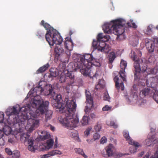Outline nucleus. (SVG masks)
<instances>
[{
	"mask_svg": "<svg viewBox=\"0 0 158 158\" xmlns=\"http://www.w3.org/2000/svg\"><path fill=\"white\" fill-rule=\"evenodd\" d=\"M49 103L47 101L44 102L43 99L37 100L35 99L31 106L27 104L25 106L19 108V110L15 107L13 106L12 108L8 109L6 113L9 116L19 114V118L22 122L27 120L25 128L29 132H31L39 125V120H35V118L40 114L44 113V111L47 108Z\"/></svg>",
	"mask_w": 158,
	"mask_h": 158,
	"instance_id": "f257e3e1",
	"label": "nucleus"
},
{
	"mask_svg": "<svg viewBox=\"0 0 158 158\" xmlns=\"http://www.w3.org/2000/svg\"><path fill=\"white\" fill-rule=\"evenodd\" d=\"M53 106L59 109L60 111H63L62 112V118L60 121L64 126L72 129L77 126L79 120L77 115L75 118L74 117L76 104L74 100L68 101L65 107L61 102H55Z\"/></svg>",
	"mask_w": 158,
	"mask_h": 158,
	"instance_id": "f03ea898",
	"label": "nucleus"
},
{
	"mask_svg": "<svg viewBox=\"0 0 158 158\" xmlns=\"http://www.w3.org/2000/svg\"><path fill=\"white\" fill-rule=\"evenodd\" d=\"M41 24L47 30H48L45 36L46 40L49 44H52L54 43L57 44L61 42L62 40L60 33L48 23H45L44 20L41 21Z\"/></svg>",
	"mask_w": 158,
	"mask_h": 158,
	"instance_id": "7ed1b4c3",
	"label": "nucleus"
},
{
	"mask_svg": "<svg viewBox=\"0 0 158 158\" xmlns=\"http://www.w3.org/2000/svg\"><path fill=\"white\" fill-rule=\"evenodd\" d=\"M110 38L109 35H104L102 33H100L97 36V40H93L92 46L95 49L107 53L110 50L111 48L106 44L105 42L109 40Z\"/></svg>",
	"mask_w": 158,
	"mask_h": 158,
	"instance_id": "20e7f679",
	"label": "nucleus"
},
{
	"mask_svg": "<svg viewBox=\"0 0 158 158\" xmlns=\"http://www.w3.org/2000/svg\"><path fill=\"white\" fill-rule=\"evenodd\" d=\"M73 58L74 60H79L81 63L83 68L88 67L90 68L92 65L99 66L100 64L98 62H94V59L92 55L90 54H86L85 55L79 54H74Z\"/></svg>",
	"mask_w": 158,
	"mask_h": 158,
	"instance_id": "39448f33",
	"label": "nucleus"
},
{
	"mask_svg": "<svg viewBox=\"0 0 158 158\" xmlns=\"http://www.w3.org/2000/svg\"><path fill=\"white\" fill-rule=\"evenodd\" d=\"M114 25L112 32L115 35H117V39L123 40L125 38L124 35L125 25L124 21L121 19H116L114 20Z\"/></svg>",
	"mask_w": 158,
	"mask_h": 158,
	"instance_id": "423d86ee",
	"label": "nucleus"
},
{
	"mask_svg": "<svg viewBox=\"0 0 158 158\" xmlns=\"http://www.w3.org/2000/svg\"><path fill=\"white\" fill-rule=\"evenodd\" d=\"M130 56L132 60L135 61L134 67L135 69L134 72V76L135 79L139 77L138 76L140 72H145L147 68V66L146 64L141 63L139 64L138 59L137 56L134 51L131 50L130 54Z\"/></svg>",
	"mask_w": 158,
	"mask_h": 158,
	"instance_id": "0eeeda50",
	"label": "nucleus"
},
{
	"mask_svg": "<svg viewBox=\"0 0 158 158\" xmlns=\"http://www.w3.org/2000/svg\"><path fill=\"white\" fill-rule=\"evenodd\" d=\"M95 66V68L93 67V65L90 68L85 66L83 69H81V72L84 76H88L92 78L94 77L97 78V77L99 76L100 71L99 69H98L96 66Z\"/></svg>",
	"mask_w": 158,
	"mask_h": 158,
	"instance_id": "6e6552de",
	"label": "nucleus"
},
{
	"mask_svg": "<svg viewBox=\"0 0 158 158\" xmlns=\"http://www.w3.org/2000/svg\"><path fill=\"white\" fill-rule=\"evenodd\" d=\"M146 48L149 53L153 52L155 49L158 47V38L150 40L145 44Z\"/></svg>",
	"mask_w": 158,
	"mask_h": 158,
	"instance_id": "1a4fd4ad",
	"label": "nucleus"
},
{
	"mask_svg": "<svg viewBox=\"0 0 158 158\" xmlns=\"http://www.w3.org/2000/svg\"><path fill=\"white\" fill-rule=\"evenodd\" d=\"M123 135L124 137L128 141V143L132 145L135 147V149L133 150H130L131 153H134L137 151V149L138 148L141 147V145L139 143L134 141L132 139L130 138L129 133L128 131H124Z\"/></svg>",
	"mask_w": 158,
	"mask_h": 158,
	"instance_id": "9d476101",
	"label": "nucleus"
},
{
	"mask_svg": "<svg viewBox=\"0 0 158 158\" xmlns=\"http://www.w3.org/2000/svg\"><path fill=\"white\" fill-rule=\"evenodd\" d=\"M73 59L74 60V62L70 63L68 64V70L73 72V71H76L79 70L81 72V69H83V68L81 63L79 60H74L73 58Z\"/></svg>",
	"mask_w": 158,
	"mask_h": 158,
	"instance_id": "9b49d317",
	"label": "nucleus"
},
{
	"mask_svg": "<svg viewBox=\"0 0 158 158\" xmlns=\"http://www.w3.org/2000/svg\"><path fill=\"white\" fill-rule=\"evenodd\" d=\"M61 38L62 39V40L61 42L57 43L56 42L53 43L52 44H49L50 45L53 46L54 44H55L56 46L54 48V52L55 54V61L59 59V57L61 54L64 52V49L60 46V44L62 42L63 39L62 37L61 36Z\"/></svg>",
	"mask_w": 158,
	"mask_h": 158,
	"instance_id": "f8f14e48",
	"label": "nucleus"
},
{
	"mask_svg": "<svg viewBox=\"0 0 158 158\" xmlns=\"http://www.w3.org/2000/svg\"><path fill=\"white\" fill-rule=\"evenodd\" d=\"M63 73L65 75L67 84L68 85L73 84L75 82L74 73L68 69L64 70Z\"/></svg>",
	"mask_w": 158,
	"mask_h": 158,
	"instance_id": "ddd939ff",
	"label": "nucleus"
},
{
	"mask_svg": "<svg viewBox=\"0 0 158 158\" xmlns=\"http://www.w3.org/2000/svg\"><path fill=\"white\" fill-rule=\"evenodd\" d=\"M30 137V135L27 134H24L21 136V139L23 140L24 142H27L28 150L31 152H34L35 149L33 146V142L32 139H29Z\"/></svg>",
	"mask_w": 158,
	"mask_h": 158,
	"instance_id": "4468645a",
	"label": "nucleus"
},
{
	"mask_svg": "<svg viewBox=\"0 0 158 158\" xmlns=\"http://www.w3.org/2000/svg\"><path fill=\"white\" fill-rule=\"evenodd\" d=\"M154 89L151 87L145 88L142 89L140 92V97L141 98H143L146 96H152L154 93Z\"/></svg>",
	"mask_w": 158,
	"mask_h": 158,
	"instance_id": "2eb2a0df",
	"label": "nucleus"
},
{
	"mask_svg": "<svg viewBox=\"0 0 158 158\" xmlns=\"http://www.w3.org/2000/svg\"><path fill=\"white\" fill-rule=\"evenodd\" d=\"M114 20L112 21L110 23H105L102 27L105 33L109 34L113 32L114 25Z\"/></svg>",
	"mask_w": 158,
	"mask_h": 158,
	"instance_id": "dca6fc26",
	"label": "nucleus"
},
{
	"mask_svg": "<svg viewBox=\"0 0 158 158\" xmlns=\"http://www.w3.org/2000/svg\"><path fill=\"white\" fill-rule=\"evenodd\" d=\"M157 81L156 78L151 77L146 81V85L148 87L154 89L156 87Z\"/></svg>",
	"mask_w": 158,
	"mask_h": 158,
	"instance_id": "f3484780",
	"label": "nucleus"
},
{
	"mask_svg": "<svg viewBox=\"0 0 158 158\" xmlns=\"http://www.w3.org/2000/svg\"><path fill=\"white\" fill-rule=\"evenodd\" d=\"M44 91L45 95H50L52 97L53 95L55 94V92L54 91V88L50 84L45 85Z\"/></svg>",
	"mask_w": 158,
	"mask_h": 158,
	"instance_id": "a211bd4d",
	"label": "nucleus"
},
{
	"mask_svg": "<svg viewBox=\"0 0 158 158\" xmlns=\"http://www.w3.org/2000/svg\"><path fill=\"white\" fill-rule=\"evenodd\" d=\"M105 150L106 152V154L104 153V152L102 153V155L104 157L112 156L113 154V151L114 147L112 144H109V145L106 148Z\"/></svg>",
	"mask_w": 158,
	"mask_h": 158,
	"instance_id": "6ab92c4d",
	"label": "nucleus"
},
{
	"mask_svg": "<svg viewBox=\"0 0 158 158\" xmlns=\"http://www.w3.org/2000/svg\"><path fill=\"white\" fill-rule=\"evenodd\" d=\"M45 83L44 82L40 81L39 82V86L35 87L33 89L34 93H35L37 96H39L41 94L44 90L42 87V83Z\"/></svg>",
	"mask_w": 158,
	"mask_h": 158,
	"instance_id": "aec40b11",
	"label": "nucleus"
},
{
	"mask_svg": "<svg viewBox=\"0 0 158 158\" xmlns=\"http://www.w3.org/2000/svg\"><path fill=\"white\" fill-rule=\"evenodd\" d=\"M114 80L115 83L116 87L118 89L120 88L119 84H120L121 90H124V85L123 83L121 80H119V77L118 76H116L114 78Z\"/></svg>",
	"mask_w": 158,
	"mask_h": 158,
	"instance_id": "412c9836",
	"label": "nucleus"
},
{
	"mask_svg": "<svg viewBox=\"0 0 158 158\" xmlns=\"http://www.w3.org/2000/svg\"><path fill=\"white\" fill-rule=\"evenodd\" d=\"M50 73H48L47 76L49 78L56 77L58 75V72L56 69L51 68L50 69Z\"/></svg>",
	"mask_w": 158,
	"mask_h": 158,
	"instance_id": "4be33fe9",
	"label": "nucleus"
},
{
	"mask_svg": "<svg viewBox=\"0 0 158 158\" xmlns=\"http://www.w3.org/2000/svg\"><path fill=\"white\" fill-rule=\"evenodd\" d=\"M54 143V141L52 139L48 140L47 141V145L46 146L44 145H42L41 146V148L43 150H48L52 148L53 146Z\"/></svg>",
	"mask_w": 158,
	"mask_h": 158,
	"instance_id": "5701e85b",
	"label": "nucleus"
},
{
	"mask_svg": "<svg viewBox=\"0 0 158 158\" xmlns=\"http://www.w3.org/2000/svg\"><path fill=\"white\" fill-rule=\"evenodd\" d=\"M50 65L48 63L40 67L36 71V73H42L46 71L49 67Z\"/></svg>",
	"mask_w": 158,
	"mask_h": 158,
	"instance_id": "b1692460",
	"label": "nucleus"
},
{
	"mask_svg": "<svg viewBox=\"0 0 158 158\" xmlns=\"http://www.w3.org/2000/svg\"><path fill=\"white\" fill-rule=\"evenodd\" d=\"M86 97L87 102L91 105V106H93V100L91 96V94L89 91H86Z\"/></svg>",
	"mask_w": 158,
	"mask_h": 158,
	"instance_id": "393cba45",
	"label": "nucleus"
},
{
	"mask_svg": "<svg viewBox=\"0 0 158 158\" xmlns=\"http://www.w3.org/2000/svg\"><path fill=\"white\" fill-rule=\"evenodd\" d=\"M61 153V152L60 151L57 150H53L49 152L48 154L44 155V157L46 158L56 154H60Z\"/></svg>",
	"mask_w": 158,
	"mask_h": 158,
	"instance_id": "a878e982",
	"label": "nucleus"
},
{
	"mask_svg": "<svg viewBox=\"0 0 158 158\" xmlns=\"http://www.w3.org/2000/svg\"><path fill=\"white\" fill-rule=\"evenodd\" d=\"M41 135H40V138L42 140H45L49 139L51 137V135L48 132L45 131H42L41 132Z\"/></svg>",
	"mask_w": 158,
	"mask_h": 158,
	"instance_id": "bb28decb",
	"label": "nucleus"
},
{
	"mask_svg": "<svg viewBox=\"0 0 158 158\" xmlns=\"http://www.w3.org/2000/svg\"><path fill=\"white\" fill-rule=\"evenodd\" d=\"M157 69V68H156V66L153 69L147 68L145 72L147 73L148 74H155L157 73L156 70L157 69Z\"/></svg>",
	"mask_w": 158,
	"mask_h": 158,
	"instance_id": "cd10ccee",
	"label": "nucleus"
},
{
	"mask_svg": "<svg viewBox=\"0 0 158 158\" xmlns=\"http://www.w3.org/2000/svg\"><path fill=\"white\" fill-rule=\"evenodd\" d=\"M52 112L50 110H48L46 111L45 117H46V123L47 121L50 119L52 117Z\"/></svg>",
	"mask_w": 158,
	"mask_h": 158,
	"instance_id": "c85d7f7f",
	"label": "nucleus"
},
{
	"mask_svg": "<svg viewBox=\"0 0 158 158\" xmlns=\"http://www.w3.org/2000/svg\"><path fill=\"white\" fill-rule=\"evenodd\" d=\"M74 150L76 153L82 155L85 158H88V156L85 155L82 149L80 148H75Z\"/></svg>",
	"mask_w": 158,
	"mask_h": 158,
	"instance_id": "c756f323",
	"label": "nucleus"
},
{
	"mask_svg": "<svg viewBox=\"0 0 158 158\" xmlns=\"http://www.w3.org/2000/svg\"><path fill=\"white\" fill-rule=\"evenodd\" d=\"M116 57L114 52H110L109 55V63H112L113 61Z\"/></svg>",
	"mask_w": 158,
	"mask_h": 158,
	"instance_id": "7c9ffc66",
	"label": "nucleus"
},
{
	"mask_svg": "<svg viewBox=\"0 0 158 158\" xmlns=\"http://www.w3.org/2000/svg\"><path fill=\"white\" fill-rule=\"evenodd\" d=\"M100 135L98 133H95L93 135L94 139H88L87 140V141L89 143H91V142H93L94 140L99 139L100 137Z\"/></svg>",
	"mask_w": 158,
	"mask_h": 158,
	"instance_id": "2f4dec72",
	"label": "nucleus"
},
{
	"mask_svg": "<svg viewBox=\"0 0 158 158\" xmlns=\"http://www.w3.org/2000/svg\"><path fill=\"white\" fill-rule=\"evenodd\" d=\"M51 97L55 101V102H61L62 98L61 95L60 94L53 95Z\"/></svg>",
	"mask_w": 158,
	"mask_h": 158,
	"instance_id": "473e14b6",
	"label": "nucleus"
},
{
	"mask_svg": "<svg viewBox=\"0 0 158 158\" xmlns=\"http://www.w3.org/2000/svg\"><path fill=\"white\" fill-rule=\"evenodd\" d=\"M89 120V117L84 116L81 122L83 125H87L88 123Z\"/></svg>",
	"mask_w": 158,
	"mask_h": 158,
	"instance_id": "72a5a7b5",
	"label": "nucleus"
},
{
	"mask_svg": "<svg viewBox=\"0 0 158 158\" xmlns=\"http://www.w3.org/2000/svg\"><path fill=\"white\" fill-rule=\"evenodd\" d=\"M58 79L59 80V81L60 83H64L66 82H67V80H66V77L65 75L63 74H62L60 75L59 77H58Z\"/></svg>",
	"mask_w": 158,
	"mask_h": 158,
	"instance_id": "f704fd0d",
	"label": "nucleus"
},
{
	"mask_svg": "<svg viewBox=\"0 0 158 158\" xmlns=\"http://www.w3.org/2000/svg\"><path fill=\"white\" fill-rule=\"evenodd\" d=\"M125 70H121L119 73L120 77L122 79L123 81H126V75H125Z\"/></svg>",
	"mask_w": 158,
	"mask_h": 158,
	"instance_id": "c9c22d12",
	"label": "nucleus"
},
{
	"mask_svg": "<svg viewBox=\"0 0 158 158\" xmlns=\"http://www.w3.org/2000/svg\"><path fill=\"white\" fill-rule=\"evenodd\" d=\"M153 98L154 100L158 103V91L154 89Z\"/></svg>",
	"mask_w": 158,
	"mask_h": 158,
	"instance_id": "e433bc0d",
	"label": "nucleus"
},
{
	"mask_svg": "<svg viewBox=\"0 0 158 158\" xmlns=\"http://www.w3.org/2000/svg\"><path fill=\"white\" fill-rule=\"evenodd\" d=\"M12 156L13 158H20V152L17 150L14 151Z\"/></svg>",
	"mask_w": 158,
	"mask_h": 158,
	"instance_id": "4c0bfd02",
	"label": "nucleus"
},
{
	"mask_svg": "<svg viewBox=\"0 0 158 158\" xmlns=\"http://www.w3.org/2000/svg\"><path fill=\"white\" fill-rule=\"evenodd\" d=\"M127 63L126 61L123 60H121L120 63V66L121 70H125L127 67Z\"/></svg>",
	"mask_w": 158,
	"mask_h": 158,
	"instance_id": "58836bf2",
	"label": "nucleus"
},
{
	"mask_svg": "<svg viewBox=\"0 0 158 158\" xmlns=\"http://www.w3.org/2000/svg\"><path fill=\"white\" fill-rule=\"evenodd\" d=\"M72 45V43L70 41H67L66 40L64 43V46L65 48L67 49L71 50V49H70V47L69 46V45H70L71 47V45Z\"/></svg>",
	"mask_w": 158,
	"mask_h": 158,
	"instance_id": "ea45409f",
	"label": "nucleus"
},
{
	"mask_svg": "<svg viewBox=\"0 0 158 158\" xmlns=\"http://www.w3.org/2000/svg\"><path fill=\"white\" fill-rule=\"evenodd\" d=\"M152 25H150L148 26L147 29V34L148 35H151L152 33Z\"/></svg>",
	"mask_w": 158,
	"mask_h": 158,
	"instance_id": "a19ab883",
	"label": "nucleus"
},
{
	"mask_svg": "<svg viewBox=\"0 0 158 158\" xmlns=\"http://www.w3.org/2000/svg\"><path fill=\"white\" fill-rule=\"evenodd\" d=\"M71 136L72 138H76L77 139L78 138L77 132L76 131H72L71 132Z\"/></svg>",
	"mask_w": 158,
	"mask_h": 158,
	"instance_id": "79ce46f5",
	"label": "nucleus"
},
{
	"mask_svg": "<svg viewBox=\"0 0 158 158\" xmlns=\"http://www.w3.org/2000/svg\"><path fill=\"white\" fill-rule=\"evenodd\" d=\"M112 108L111 106H109L108 105H105L102 109V110L103 111H108L111 110Z\"/></svg>",
	"mask_w": 158,
	"mask_h": 158,
	"instance_id": "37998d69",
	"label": "nucleus"
},
{
	"mask_svg": "<svg viewBox=\"0 0 158 158\" xmlns=\"http://www.w3.org/2000/svg\"><path fill=\"white\" fill-rule=\"evenodd\" d=\"M45 126L46 127L50 129L52 131H55V128L54 127L52 126L50 124L48 123H45Z\"/></svg>",
	"mask_w": 158,
	"mask_h": 158,
	"instance_id": "c03bdc74",
	"label": "nucleus"
},
{
	"mask_svg": "<svg viewBox=\"0 0 158 158\" xmlns=\"http://www.w3.org/2000/svg\"><path fill=\"white\" fill-rule=\"evenodd\" d=\"M110 98L107 92H105L104 93V95L103 96V99L105 100H107L109 101L110 99Z\"/></svg>",
	"mask_w": 158,
	"mask_h": 158,
	"instance_id": "a18cd8bd",
	"label": "nucleus"
},
{
	"mask_svg": "<svg viewBox=\"0 0 158 158\" xmlns=\"http://www.w3.org/2000/svg\"><path fill=\"white\" fill-rule=\"evenodd\" d=\"M103 87V85L101 84L100 82H99L98 84L95 86V89H100L101 88H102Z\"/></svg>",
	"mask_w": 158,
	"mask_h": 158,
	"instance_id": "49530a36",
	"label": "nucleus"
},
{
	"mask_svg": "<svg viewBox=\"0 0 158 158\" xmlns=\"http://www.w3.org/2000/svg\"><path fill=\"white\" fill-rule=\"evenodd\" d=\"M37 36H38V37L39 39H41L43 38V37L44 36V34L40 31H38L36 35Z\"/></svg>",
	"mask_w": 158,
	"mask_h": 158,
	"instance_id": "de8ad7c7",
	"label": "nucleus"
},
{
	"mask_svg": "<svg viewBox=\"0 0 158 158\" xmlns=\"http://www.w3.org/2000/svg\"><path fill=\"white\" fill-rule=\"evenodd\" d=\"M107 139L105 136L102 137L100 140V142L101 143L103 144L106 142Z\"/></svg>",
	"mask_w": 158,
	"mask_h": 158,
	"instance_id": "09e8293b",
	"label": "nucleus"
},
{
	"mask_svg": "<svg viewBox=\"0 0 158 158\" xmlns=\"http://www.w3.org/2000/svg\"><path fill=\"white\" fill-rule=\"evenodd\" d=\"M5 151L9 155H12L13 152L11 151L10 149L8 148H5Z\"/></svg>",
	"mask_w": 158,
	"mask_h": 158,
	"instance_id": "8fccbe9b",
	"label": "nucleus"
},
{
	"mask_svg": "<svg viewBox=\"0 0 158 158\" xmlns=\"http://www.w3.org/2000/svg\"><path fill=\"white\" fill-rule=\"evenodd\" d=\"M91 130V129L90 128H88L86 129L85 131L84 132L85 135L87 136L89 134L90 131Z\"/></svg>",
	"mask_w": 158,
	"mask_h": 158,
	"instance_id": "3c124183",
	"label": "nucleus"
},
{
	"mask_svg": "<svg viewBox=\"0 0 158 158\" xmlns=\"http://www.w3.org/2000/svg\"><path fill=\"white\" fill-rule=\"evenodd\" d=\"M94 128L95 130L97 131H100L101 129V127L100 125L97 124L95 126Z\"/></svg>",
	"mask_w": 158,
	"mask_h": 158,
	"instance_id": "603ef678",
	"label": "nucleus"
},
{
	"mask_svg": "<svg viewBox=\"0 0 158 158\" xmlns=\"http://www.w3.org/2000/svg\"><path fill=\"white\" fill-rule=\"evenodd\" d=\"M128 26L132 27L134 28H136L137 27V26L134 23H128Z\"/></svg>",
	"mask_w": 158,
	"mask_h": 158,
	"instance_id": "864d4df0",
	"label": "nucleus"
},
{
	"mask_svg": "<svg viewBox=\"0 0 158 158\" xmlns=\"http://www.w3.org/2000/svg\"><path fill=\"white\" fill-rule=\"evenodd\" d=\"M4 120V114L3 112L0 113V122H3Z\"/></svg>",
	"mask_w": 158,
	"mask_h": 158,
	"instance_id": "5fc2aeb1",
	"label": "nucleus"
},
{
	"mask_svg": "<svg viewBox=\"0 0 158 158\" xmlns=\"http://www.w3.org/2000/svg\"><path fill=\"white\" fill-rule=\"evenodd\" d=\"M110 125V126H113L114 128H116L118 127V125L114 121H111Z\"/></svg>",
	"mask_w": 158,
	"mask_h": 158,
	"instance_id": "6e6d98bb",
	"label": "nucleus"
},
{
	"mask_svg": "<svg viewBox=\"0 0 158 158\" xmlns=\"http://www.w3.org/2000/svg\"><path fill=\"white\" fill-rule=\"evenodd\" d=\"M6 128L8 130L9 132H10V130L11 129V128H10L9 126H6L4 127H3L2 130H3V131L6 133Z\"/></svg>",
	"mask_w": 158,
	"mask_h": 158,
	"instance_id": "4d7b16f0",
	"label": "nucleus"
},
{
	"mask_svg": "<svg viewBox=\"0 0 158 158\" xmlns=\"http://www.w3.org/2000/svg\"><path fill=\"white\" fill-rule=\"evenodd\" d=\"M150 158H158V150L156 151L154 156H152Z\"/></svg>",
	"mask_w": 158,
	"mask_h": 158,
	"instance_id": "13d9d810",
	"label": "nucleus"
},
{
	"mask_svg": "<svg viewBox=\"0 0 158 158\" xmlns=\"http://www.w3.org/2000/svg\"><path fill=\"white\" fill-rule=\"evenodd\" d=\"M150 139H148L147 141V144L148 146H149L151 144V143L152 142V140H151V138Z\"/></svg>",
	"mask_w": 158,
	"mask_h": 158,
	"instance_id": "bf43d9fd",
	"label": "nucleus"
},
{
	"mask_svg": "<svg viewBox=\"0 0 158 158\" xmlns=\"http://www.w3.org/2000/svg\"><path fill=\"white\" fill-rule=\"evenodd\" d=\"M58 143H57V137H55V143L54 145L55 148H56L57 147V144Z\"/></svg>",
	"mask_w": 158,
	"mask_h": 158,
	"instance_id": "052dcab7",
	"label": "nucleus"
},
{
	"mask_svg": "<svg viewBox=\"0 0 158 158\" xmlns=\"http://www.w3.org/2000/svg\"><path fill=\"white\" fill-rule=\"evenodd\" d=\"M150 156V154L149 152L147 153L146 155L143 157V158H148Z\"/></svg>",
	"mask_w": 158,
	"mask_h": 158,
	"instance_id": "680f3d73",
	"label": "nucleus"
},
{
	"mask_svg": "<svg viewBox=\"0 0 158 158\" xmlns=\"http://www.w3.org/2000/svg\"><path fill=\"white\" fill-rule=\"evenodd\" d=\"M144 154V152H141L139 154V156L140 157H141Z\"/></svg>",
	"mask_w": 158,
	"mask_h": 158,
	"instance_id": "e2e57ef3",
	"label": "nucleus"
},
{
	"mask_svg": "<svg viewBox=\"0 0 158 158\" xmlns=\"http://www.w3.org/2000/svg\"><path fill=\"white\" fill-rule=\"evenodd\" d=\"M108 63L109 64V68L110 69H111L113 67V65H112V63H109L108 62Z\"/></svg>",
	"mask_w": 158,
	"mask_h": 158,
	"instance_id": "0e129e2a",
	"label": "nucleus"
},
{
	"mask_svg": "<svg viewBox=\"0 0 158 158\" xmlns=\"http://www.w3.org/2000/svg\"><path fill=\"white\" fill-rule=\"evenodd\" d=\"M156 68H157V70H157V73H158V65H157L156 66Z\"/></svg>",
	"mask_w": 158,
	"mask_h": 158,
	"instance_id": "69168bd1",
	"label": "nucleus"
},
{
	"mask_svg": "<svg viewBox=\"0 0 158 158\" xmlns=\"http://www.w3.org/2000/svg\"><path fill=\"white\" fill-rule=\"evenodd\" d=\"M0 158H4L3 156L0 154Z\"/></svg>",
	"mask_w": 158,
	"mask_h": 158,
	"instance_id": "338daca9",
	"label": "nucleus"
},
{
	"mask_svg": "<svg viewBox=\"0 0 158 158\" xmlns=\"http://www.w3.org/2000/svg\"><path fill=\"white\" fill-rule=\"evenodd\" d=\"M2 134H0V139L2 138Z\"/></svg>",
	"mask_w": 158,
	"mask_h": 158,
	"instance_id": "774afa93",
	"label": "nucleus"
}]
</instances>
